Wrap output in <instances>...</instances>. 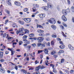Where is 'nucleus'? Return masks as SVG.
Listing matches in <instances>:
<instances>
[{"label":"nucleus","mask_w":74,"mask_h":74,"mask_svg":"<svg viewBox=\"0 0 74 74\" xmlns=\"http://www.w3.org/2000/svg\"><path fill=\"white\" fill-rule=\"evenodd\" d=\"M19 45H22V44H23V42L21 41H19Z\"/></svg>","instance_id":"2f4dec72"},{"label":"nucleus","mask_w":74,"mask_h":74,"mask_svg":"<svg viewBox=\"0 0 74 74\" xmlns=\"http://www.w3.org/2000/svg\"><path fill=\"white\" fill-rule=\"evenodd\" d=\"M37 28H38V27H39V28H43V27H42V26L38 25H37Z\"/></svg>","instance_id":"412c9836"},{"label":"nucleus","mask_w":74,"mask_h":74,"mask_svg":"<svg viewBox=\"0 0 74 74\" xmlns=\"http://www.w3.org/2000/svg\"><path fill=\"white\" fill-rule=\"evenodd\" d=\"M31 21V19L30 18H27V21L26 22L27 23H29Z\"/></svg>","instance_id":"f3484780"},{"label":"nucleus","mask_w":74,"mask_h":74,"mask_svg":"<svg viewBox=\"0 0 74 74\" xmlns=\"http://www.w3.org/2000/svg\"><path fill=\"white\" fill-rule=\"evenodd\" d=\"M60 27L61 28V29H62V30H63V29H64V27L63 26V25H60Z\"/></svg>","instance_id":"c756f323"},{"label":"nucleus","mask_w":74,"mask_h":74,"mask_svg":"<svg viewBox=\"0 0 74 74\" xmlns=\"http://www.w3.org/2000/svg\"><path fill=\"white\" fill-rule=\"evenodd\" d=\"M39 16H40V18H42V14H38Z\"/></svg>","instance_id":"de8ad7c7"},{"label":"nucleus","mask_w":74,"mask_h":74,"mask_svg":"<svg viewBox=\"0 0 74 74\" xmlns=\"http://www.w3.org/2000/svg\"><path fill=\"white\" fill-rule=\"evenodd\" d=\"M43 52V51L42 50H38V53H41Z\"/></svg>","instance_id":"c85d7f7f"},{"label":"nucleus","mask_w":74,"mask_h":74,"mask_svg":"<svg viewBox=\"0 0 74 74\" xmlns=\"http://www.w3.org/2000/svg\"><path fill=\"white\" fill-rule=\"evenodd\" d=\"M70 72L71 73H74V71L73 70H72L70 71Z\"/></svg>","instance_id":"a18cd8bd"},{"label":"nucleus","mask_w":74,"mask_h":74,"mask_svg":"<svg viewBox=\"0 0 74 74\" xmlns=\"http://www.w3.org/2000/svg\"><path fill=\"white\" fill-rule=\"evenodd\" d=\"M28 11V8H25L24 9V12H26V11Z\"/></svg>","instance_id":"473e14b6"},{"label":"nucleus","mask_w":74,"mask_h":74,"mask_svg":"<svg viewBox=\"0 0 74 74\" xmlns=\"http://www.w3.org/2000/svg\"><path fill=\"white\" fill-rule=\"evenodd\" d=\"M68 47L70 49L72 50H74V47H72V46H71L70 45H68Z\"/></svg>","instance_id":"6e6552de"},{"label":"nucleus","mask_w":74,"mask_h":74,"mask_svg":"<svg viewBox=\"0 0 74 74\" xmlns=\"http://www.w3.org/2000/svg\"><path fill=\"white\" fill-rule=\"evenodd\" d=\"M44 39L42 37H39L37 38V40L38 41V42L39 43L41 42L42 41V40H44Z\"/></svg>","instance_id":"f03ea898"},{"label":"nucleus","mask_w":74,"mask_h":74,"mask_svg":"<svg viewBox=\"0 0 74 74\" xmlns=\"http://www.w3.org/2000/svg\"><path fill=\"white\" fill-rule=\"evenodd\" d=\"M59 42L60 44H62V45H63V42H62V41H60Z\"/></svg>","instance_id":"13d9d810"},{"label":"nucleus","mask_w":74,"mask_h":74,"mask_svg":"<svg viewBox=\"0 0 74 74\" xmlns=\"http://www.w3.org/2000/svg\"><path fill=\"white\" fill-rule=\"evenodd\" d=\"M55 53V51H52L51 53V55H54V54Z\"/></svg>","instance_id":"ea45409f"},{"label":"nucleus","mask_w":74,"mask_h":74,"mask_svg":"<svg viewBox=\"0 0 74 74\" xmlns=\"http://www.w3.org/2000/svg\"><path fill=\"white\" fill-rule=\"evenodd\" d=\"M22 67V66L21 65H18V67H19L20 68H21V67Z\"/></svg>","instance_id":"0e129e2a"},{"label":"nucleus","mask_w":74,"mask_h":74,"mask_svg":"<svg viewBox=\"0 0 74 74\" xmlns=\"http://www.w3.org/2000/svg\"><path fill=\"white\" fill-rule=\"evenodd\" d=\"M39 63V62H38V61L37 60H36L35 61V64H37V63Z\"/></svg>","instance_id":"4d7b16f0"},{"label":"nucleus","mask_w":74,"mask_h":74,"mask_svg":"<svg viewBox=\"0 0 74 74\" xmlns=\"http://www.w3.org/2000/svg\"><path fill=\"white\" fill-rule=\"evenodd\" d=\"M40 45H41V43H38L37 44L38 47H40Z\"/></svg>","instance_id":"58836bf2"},{"label":"nucleus","mask_w":74,"mask_h":74,"mask_svg":"<svg viewBox=\"0 0 74 74\" xmlns=\"http://www.w3.org/2000/svg\"><path fill=\"white\" fill-rule=\"evenodd\" d=\"M52 37H54V38H55V37H56V35H52Z\"/></svg>","instance_id":"e2e57ef3"},{"label":"nucleus","mask_w":74,"mask_h":74,"mask_svg":"<svg viewBox=\"0 0 74 74\" xmlns=\"http://www.w3.org/2000/svg\"><path fill=\"white\" fill-rule=\"evenodd\" d=\"M35 7H38V5L36 4L35 5Z\"/></svg>","instance_id":"774afa93"},{"label":"nucleus","mask_w":74,"mask_h":74,"mask_svg":"<svg viewBox=\"0 0 74 74\" xmlns=\"http://www.w3.org/2000/svg\"><path fill=\"white\" fill-rule=\"evenodd\" d=\"M9 53V52L8 51H5V54H6V55H7Z\"/></svg>","instance_id":"49530a36"},{"label":"nucleus","mask_w":74,"mask_h":74,"mask_svg":"<svg viewBox=\"0 0 74 74\" xmlns=\"http://www.w3.org/2000/svg\"><path fill=\"white\" fill-rule=\"evenodd\" d=\"M42 8L45 11H47L48 10V8L47 7H43Z\"/></svg>","instance_id":"f8f14e48"},{"label":"nucleus","mask_w":74,"mask_h":74,"mask_svg":"<svg viewBox=\"0 0 74 74\" xmlns=\"http://www.w3.org/2000/svg\"><path fill=\"white\" fill-rule=\"evenodd\" d=\"M39 36L40 37H44L45 35L44 34L40 33L39 34Z\"/></svg>","instance_id":"a211bd4d"},{"label":"nucleus","mask_w":74,"mask_h":74,"mask_svg":"<svg viewBox=\"0 0 74 74\" xmlns=\"http://www.w3.org/2000/svg\"><path fill=\"white\" fill-rule=\"evenodd\" d=\"M33 12H35V11H36V8H33Z\"/></svg>","instance_id":"09e8293b"},{"label":"nucleus","mask_w":74,"mask_h":74,"mask_svg":"<svg viewBox=\"0 0 74 74\" xmlns=\"http://www.w3.org/2000/svg\"><path fill=\"white\" fill-rule=\"evenodd\" d=\"M0 61L1 62H4V60L3 59H1L0 60Z\"/></svg>","instance_id":"bf43d9fd"},{"label":"nucleus","mask_w":74,"mask_h":74,"mask_svg":"<svg viewBox=\"0 0 74 74\" xmlns=\"http://www.w3.org/2000/svg\"><path fill=\"white\" fill-rule=\"evenodd\" d=\"M6 35L7 34L6 33L4 34L3 35V37L4 38H5V37L6 36Z\"/></svg>","instance_id":"4c0bfd02"},{"label":"nucleus","mask_w":74,"mask_h":74,"mask_svg":"<svg viewBox=\"0 0 74 74\" xmlns=\"http://www.w3.org/2000/svg\"><path fill=\"white\" fill-rule=\"evenodd\" d=\"M71 10H74V7L73 6H72V7L71 8Z\"/></svg>","instance_id":"69168bd1"},{"label":"nucleus","mask_w":74,"mask_h":74,"mask_svg":"<svg viewBox=\"0 0 74 74\" xmlns=\"http://www.w3.org/2000/svg\"><path fill=\"white\" fill-rule=\"evenodd\" d=\"M33 36H34V34H30L29 35V36L30 37H32Z\"/></svg>","instance_id":"5701e85b"},{"label":"nucleus","mask_w":74,"mask_h":74,"mask_svg":"<svg viewBox=\"0 0 74 74\" xmlns=\"http://www.w3.org/2000/svg\"><path fill=\"white\" fill-rule=\"evenodd\" d=\"M63 25L64 26H65V27H67V25L65 24H63Z\"/></svg>","instance_id":"052dcab7"},{"label":"nucleus","mask_w":74,"mask_h":74,"mask_svg":"<svg viewBox=\"0 0 74 74\" xmlns=\"http://www.w3.org/2000/svg\"><path fill=\"white\" fill-rule=\"evenodd\" d=\"M62 19L64 21V22H66L67 21V19L65 17V16H64L63 15L62 16Z\"/></svg>","instance_id":"39448f33"},{"label":"nucleus","mask_w":74,"mask_h":74,"mask_svg":"<svg viewBox=\"0 0 74 74\" xmlns=\"http://www.w3.org/2000/svg\"><path fill=\"white\" fill-rule=\"evenodd\" d=\"M20 33L21 32L19 31H17L16 32L17 34H19V33Z\"/></svg>","instance_id":"3c124183"},{"label":"nucleus","mask_w":74,"mask_h":74,"mask_svg":"<svg viewBox=\"0 0 74 74\" xmlns=\"http://www.w3.org/2000/svg\"><path fill=\"white\" fill-rule=\"evenodd\" d=\"M32 45L34 47H35L36 46V44H32Z\"/></svg>","instance_id":"a19ab883"},{"label":"nucleus","mask_w":74,"mask_h":74,"mask_svg":"<svg viewBox=\"0 0 74 74\" xmlns=\"http://www.w3.org/2000/svg\"><path fill=\"white\" fill-rule=\"evenodd\" d=\"M45 16V14H42V18H44Z\"/></svg>","instance_id":"72a5a7b5"},{"label":"nucleus","mask_w":74,"mask_h":74,"mask_svg":"<svg viewBox=\"0 0 74 74\" xmlns=\"http://www.w3.org/2000/svg\"><path fill=\"white\" fill-rule=\"evenodd\" d=\"M27 49H30L31 48V46H27Z\"/></svg>","instance_id":"bb28decb"},{"label":"nucleus","mask_w":74,"mask_h":74,"mask_svg":"<svg viewBox=\"0 0 74 74\" xmlns=\"http://www.w3.org/2000/svg\"><path fill=\"white\" fill-rule=\"evenodd\" d=\"M51 27L52 28V29H53V30H56V27L54 25H51Z\"/></svg>","instance_id":"9b49d317"},{"label":"nucleus","mask_w":74,"mask_h":74,"mask_svg":"<svg viewBox=\"0 0 74 74\" xmlns=\"http://www.w3.org/2000/svg\"><path fill=\"white\" fill-rule=\"evenodd\" d=\"M53 71L55 73H57V71L55 70V68H53Z\"/></svg>","instance_id":"b1692460"},{"label":"nucleus","mask_w":74,"mask_h":74,"mask_svg":"<svg viewBox=\"0 0 74 74\" xmlns=\"http://www.w3.org/2000/svg\"><path fill=\"white\" fill-rule=\"evenodd\" d=\"M43 51L46 54H48V49H45Z\"/></svg>","instance_id":"423d86ee"},{"label":"nucleus","mask_w":74,"mask_h":74,"mask_svg":"<svg viewBox=\"0 0 74 74\" xmlns=\"http://www.w3.org/2000/svg\"><path fill=\"white\" fill-rule=\"evenodd\" d=\"M50 66H52L53 69H54V67H55V66L54 65L52 64H51L50 65Z\"/></svg>","instance_id":"7c9ffc66"},{"label":"nucleus","mask_w":74,"mask_h":74,"mask_svg":"<svg viewBox=\"0 0 74 74\" xmlns=\"http://www.w3.org/2000/svg\"><path fill=\"white\" fill-rule=\"evenodd\" d=\"M3 52L1 51L0 52V55H2L3 56Z\"/></svg>","instance_id":"c03bdc74"},{"label":"nucleus","mask_w":74,"mask_h":74,"mask_svg":"<svg viewBox=\"0 0 74 74\" xmlns=\"http://www.w3.org/2000/svg\"><path fill=\"white\" fill-rule=\"evenodd\" d=\"M32 55H33V54H32V53H30V56H31L32 57H34V56H32Z\"/></svg>","instance_id":"603ef678"},{"label":"nucleus","mask_w":74,"mask_h":74,"mask_svg":"<svg viewBox=\"0 0 74 74\" xmlns=\"http://www.w3.org/2000/svg\"><path fill=\"white\" fill-rule=\"evenodd\" d=\"M11 55H12V56H13L14 53H15V52L13 50L12 51H11Z\"/></svg>","instance_id":"a878e982"},{"label":"nucleus","mask_w":74,"mask_h":74,"mask_svg":"<svg viewBox=\"0 0 74 74\" xmlns=\"http://www.w3.org/2000/svg\"><path fill=\"white\" fill-rule=\"evenodd\" d=\"M65 73H66V74H69V71H68L67 70H65Z\"/></svg>","instance_id":"864d4df0"},{"label":"nucleus","mask_w":74,"mask_h":74,"mask_svg":"<svg viewBox=\"0 0 74 74\" xmlns=\"http://www.w3.org/2000/svg\"><path fill=\"white\" fill-rule=\"evenodd\" d=\"M14 4L17 6H20V5H21V3L18 2H17V1H15Z\"/></svg>","instance_id":"0eeeda50"},{"label":"nucleus","mask_w":74,"mask_h":74,"mask_svg":"<svg viewBox=\"0 0 74 74\" xmlns=\"http://www.w3.org/2000/svg\"><path fill=\"white\" fill-rule=\"evenodd\" d=\"M47 5L49 8H51V7H52V5H51V4L49 3H48Z\"/></svg>","instance_id":"6ab92c4d"},{"label":"nucleus","mask_w":74,"mask_h":74,"mask_svg":"<svg viewBox=\"0 0 74 74\" xmlns=\"http://www.w3.org/2000/svg\"><path fill=\"white\" fill-rule=\"evenodd\" d=\"M64 59H62L61 60V63H63V62H64Z\"/></svg>","instance_id":"8fccbe9b"},{"label":"nucleus","mask_w":74,"mask_h":74,"mask_svg":"<svg viewBox=\"0 0 74 74\" xmlns=\"http://www.w3.org/2000/svg\"><path fill=\"white\" fill-rule=\"evenodd\" d=\"M36 14V13H34L32 15V17H35V15Z\"/></svg>","instance_id":"79ce46f5"},{"label":"nucleus","mask_w":74,"mask_h":74,"mask_svg":"<svg viewBox=\"0 0 74 74\" xmlns=\"http://www.w3.org/2000/svg\"><path fill=\"white\" fill-rule=\"evenodd\" d=\"M23 41H25L24 43L25 44H30V42L29 41L27 40L26 39H24L23 40Z\"/></svg>","instance_id":"7ed1b4c3"},{"label":"nucleus","mask_w":74,"mask_h":74,"mask_svg":"<svg viewBox=\"0 0 74 74\" xmlns=\"http://www.w3.org/2000/svg\"><path fill=\"white\" fill-rule=\"evenodd\" d=\"M14 68L16 70H18V67H17V66L15 65V66L14 67Z\"/></svg>","instance_id":"37998d69"},{"label":"nucleus","mask_w":74,"mask_h":74,"mask_svg":"<svg viewBox=\"0 0 74 74\" xmlns=\"http://www.w3.org/2000/svg\"><path fill=\"white\" fill-rule=\"evenodd\" d=\"M62 13L64 15H67V13H66V10H62Z\"/></svg>","instance_id":"4468645a"},{"label":"nucleus","mask_w":74,"mask_h":74,"mask_svg":"<svg viewBox=\"0 0 74 74\" xmlns=\"http://www.w3.org/2000/svg\"><path fill=\"white\" fill-rule=\"evenodd\" d=\"M41 45L42 47H45V45H44V44H41Z\"/></svg>","instance_id":"5fc2aeb1"},{"label":"nucleus","mask_w":74,"mask_h":74,"mask_svg":"<svg viewBox=\"0 0 74 74\" xmlns=\"http://www.w3.org/2000/svg\"><path fill=\"white\" fill-rule=\"evenodd\" d=\"M0 71L1 72H2L3 73H5V70L3 68H1L0 69Z\"/></svg>","instance_id":"2eb2a0df"},{"label":"nucleus","mask_w":74,"mask_h":74,"mask_svg":"<svg viewBox=\"0 0 74 74\" xmlns=\"http://www.w3.org/2000/svg\"><path fill=\"white\" fill-rule=\"evenodd\" d=\"M21 71H23V73H25V74H26L27 72V71L23 69H22L21 70Z\"/></svg>","instance_id":"4be33fe9"},{"label":"nucleus","mask_w":74,"mask_h":74,"mask_svg":"<svg viewBox=\"0 0 74 74\" xmlns=\"http://www.w3.org/2000/svg\"><path fill=\"white\" fill-rule=\"evenodd\" d=\"M6 13L7 14H10V11H6Z\"/></svg>","instance_id":"338daca9"},{"label":"nucleus","mask_w":74,"mask_h":74,"mask_svg":"<svg viewBox=\"0 0 74 74\" xmlns=\"http://www.w3.org/2000/svg\"><path fill=\"white\" fill-rule=\"evenodd\" d=\"M25 33L24 34L26 33H29V31L27 29H25Z\"/></svg>","instance_id":"aec40b11"},{"label":"nucleus","mask_w":74,"mask_h":74,"mask_svg":"<svg viewBox=\"0 0 74 74\" xmlns=\"http://www.w3.org/2000/svg\"><path fill=\"white\" fill-rule=\"evenodd\" d=\"M45 67L44 66H41V65H40V69H45Z\"/></svg>","instance_id":"c9c22d12"},{"label":"nucleus","mask_w":74,"mask_h":74,"mask_svg":"<svg viewBox=\"0 0 74 74\" xmlns=\"http://www.w3.org/2000/svg\"><path fill=\"white\" fill-rule=\"evenodd\" d=\"M67 2L68 4H70V1L69 0H67Z\"/></svg>","instance_id":"6e6d98bb"},{"label":"nucleus","mask_w":74,"mask_h":74,"mask_svg":"<svg viewBox=\"0 0 74 74\" xmlns=\"http://www.w3.org/2000/svg\"><path fill=\"white\" fill-rule=\"evenodd\" d=\"M7 2L8 5H11V0H7Z\"/></svg>","instance_id":"1a4fd4ad"},{"label":"nucleus","mask_w":74,"mask_h":74,"mask_svg":"<svg viewBox=\"0 0 74 74\" xmlns=\"http://www.w3.org/2000/svg\"><path fill=\"white\" fill-rule=\"evenodd\" d=\"M59 47L61 49H64V45H62L59 46Z\"/></svg>","instance_id":"dca6fc26"},{"label":"nucleus","mask_w":74,"mask_h":74,"mask_svg":"<svg viewBox=\"0 0 74 74\" xmlns=\"http://www.w3.org/2000/svg\"><path fill=\"white\" fill-rule=\"evenodd\" d=\"M40 69V65H39L38 67H37L35 68L36 71H38Z\"/></svg>","instance_id":"ddd939ff"},{"label":"nucleus","mask_w":74,"mask_h":74,"mask_svg":"<svg viewBox=\"0 0 74 74\" xmlns=\"http://www.w3.org/2000/svg\"><path fill=\"white\" fill-rule=\"evenodd\" d=\"M53 56L55 59H56V58L58 57V56L57 55H53Z\"/></svg>","instance_id":"f704fd0d"},{"label":"nucleus","mask_w":74,"mask_h":74,"mask_svg":"<svg viewBox=\"0 0 74 74\" xmlns=\"http://www.w3.org/2000/svg\"><path fill=\"white\" fill-rule=\"evenodd\" d=\"M64 52V51L63 50H60L59 51V53H63Z\"/></svg>","instance_id":"cd10ccee"},{"label":"nucleus","mask_w":74,"mask_h":74,"mask_svg":"<svg viewBox=\"0 0 74 74\" xmlns=\"http://www.w3.org/2000/svg\"><path fill=\"white\" fill-rule=\"evenodd\" d=\"M18 23L20 24H21V25H23L25 23L24 22L21 21V20H19L18 21Z\"/></svg>","instance_id":"9d476101"},{"label":"nucleus","mask_w":74,"mask_h":74,"mask_svg":"<svg viewBox=\"0 0 74 74\" xmlns=\"http://www.w3.org/2000/svg\"><path fill=\"white\" fill-rule=\"evenodd\" d=\"M66 10L68 11V12H70V9L69 8H68Z\"/></svg>","instance_id":"680f3d73"},{"label":"nucleus","mask_w":74,"mask_h":74,"mask_svg":"<svg viewBox=\"0 0 74 74\" xmlns=\"http://www.w3.org/2000/svg\"><path fill=\"white\" fill-rule=\"evenodd\" d=\"M62 35L64 37H66V35H65V34H64L63 32H62Z\"/></svg>","instance_id":"e433bc0d"},{"label":"nucleus","mask_w":74,"mask_h":74,"mask_svg":"<svg viewBox=\"0 0 74 74\" xmlns=\"http://www.w3.org/2000/svg\"><path fill=\"white\" fill-rule=\"evenodd\" d=\"M23 30H24V28H20L19 29V31L21 33H23V34H24V32H23Z\"/></svg>","instance_id":"20e7f679"},{"label":"nucleus","mask_w":74,"mask_h":74,"mask_svg":"<svg viewBox=\"0 0 74 74\" xmlns=\"http://www.w3.org/2000/svg\"><path fill=\"white\" fill-rule=\"evenodd\" d=\"M47 22H49L50 23H52L53 25H55L56 23L55 20L53 18H51L50 20H48Z\"/></svg>","instance_id":"f257e3e1"},{"label":"nucleus","mask_w":74,"mask_h":74,"mask_svg":"<svg viewBox=\"0 0 74 74\" xmlns=\"http://www.w3.org/2000/svg\"><path fill=\"white\" fill-rule=\"evenodd\" d=\"M27 36L26 35H24L23 37V39H26L27 38Z\"/></svg>","instance_id":"393cba45"}]
</instances>
